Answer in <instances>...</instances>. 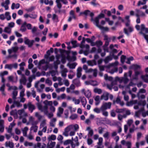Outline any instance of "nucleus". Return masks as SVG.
<instances>
[{"mask_svg": "<svg viewBox=\"0 0 148 148\" xmlns=\"http://www.w3.org/2000/svg\"><path fill=\"white\" fill-rule=\"evenodd\" d=\"M43 103L45 105L44 106H42L39 102L37 103L36 105L38 108L41 112H43L50 119L53 116V113L56 110L55 108L52 106L53 102L45 100Z\"/></svg>", "mask_w": 148, "mask_h": 148, "instance_id": "obj_1", "label": "nucleus"}, {"mask_svg": "<svg viewBox=\"0 0 148 148\" xmlns=\"http://www.w3.org/2000/svg\"><path fill=\"white\" fill-rule=\"evenodd\" d=\"M91 17V21L93 22V23L95 25L100 29L103 31H108V28L107 27H104L101 25L99 24V20L101 19L104 18L105 17V15L101 13L97 17H96L94 19H93V17L94 16V14L93 12L89 13Z\"/></svg>", "mask_w": 148, "mask_h": 148, "instance_id": "obj_2", "label": "nucleus"}, {"mask_svg": "<svg viewBox=\"0 0 148 148\" xmlns=\"http://www.w3.org/2000/svg\"><path fill=\"white\" fill-rule=\"evenodd\" d=\"M73 128L75 129V131H77L79 128L78 125L75 124L68 126L65 129V132L63 133V135L65 136H68L69 135L68 132L71 130H73Z\"/></svg>", "mask_w": 148, "mask_h": 148, "instance_id": "obj_3", "label": "nucleus"}, {"mask_svg": "<svg viewBox=\"0 0 148 148\" xmlns=\"http://www.w3.org/2000/svg\"><path fill=\"white\" fill-rule=\"evenodd\" d=\"M122 77L119 78V77H116L115 78L114 81H113L110 85L108 84H107V87L110 90H111L112 87H113V84L114 85H116L117 81H119L120 82H122Z\"/></svg>", "mask_w": 148, "mask_h": 148, "instance_id": "obj_4", "label": "nucleus"}, {"mask_svg": "<svg viewBox=\"0 0 148 148\" xmlns=\"http://www.w3.org/2000/svg\"><path fill=\"white\" fill-rule=\"evenodd\" d=\"M111 105L112 103L110 102L103 103L101 106V110L110 109Z\"/></svg>", "mask_w": 148, "mask_h": 148, "instance_id": "obj_5", "label": "nucleus"}, {"mask_svg": "<svg viewBox=\"0 0 148 148\" xmlns=\"http://www.w3.org/2000/svg\"><path fill=\"white\" fill-rule=\"evenodd\" d=\"M60 2H62L65 5H66L68 3L67 0H56V2L57 4V6L59 9H60L62 7V5Z\"/></svg>", "mask_w": 148, "mask_h": 148, "instance_id": "obj_6", "label": "nucleus"}, {"mask_svg": "<svg viewBox=\"0 0 148 148\" xmlns=\"http://www.w3.org/2000/svg\"><path fill=\"white\" fill-rule=\"evenodd\" d=\"M38 121L35 120V118L32 116H30L29 117L28 122L27 123V125L30 123L32 125H37L38 123Z\"/></svg>", "mask_w": 148, "mask_h": 148, "instance_id": "obj_7", "label": "nucleus"}, {"mask_svg": "<svg viewBox=\"0 0 148 148\" xmlns=\"http://www.w3.org/2000/svg\"><path fill=\"white\" fill-rule=\"evenodd\" d=\"M34 41L33 40H30L27 37L24 38V43L28 45L29 47H31L33 45Z\"/></svg>", "mask_w": 148, "mask_h": 148, "instance_id": "obj_8", "label": "nucleus"}, {"mask_svg": "<svg viewBox=\"0 0 148 148\" xmlns=\"http://www.w3.org/2000/svg\"><path fill=\"white\" fill-rule=\"evenodd\" d=\"M144 32L146 33H148V28L146 27L144 24H142L141 25L140 31V34L144 35V34L143 32Z\"/></svg>", "mask_w": 148, "mask_h": 148, "instance_id": "obj_9", "label": "nucleus"}, {"mask_svg": "<svg viewBox=\"0 0 148 148\" xmlns=\"http://www.w3.org/2000/svg\"><path fill=\"white\" fill-rule=\"evenodd\" d=\"M117 132L116 131H113L111 134V137L116 142H118L119 139V137L117 136Z\"/></svg>", "mask_w": 148, "mask_h": 148, "instance_id": "obj_10", "label": "nucleus"}, {"mask_svg": "<svg viewBox=\"0 0 148 148\" xmlns=\"http://www.w3.org/2000/svg\"><path fill=\"white\" fill-rule=\"evenodd\" d=\"M81 91L83 93L86 97L89 98L91 97V92L89 90L86 91L84 88H83L81 90Z\"/></svg>", "mask_w": 148, "mask_h": 148, "instance_id": "obj_11", "label": "nucleus"}, {"mask_svg": "<svg viewBox=\"0 0 148 148\" xmlns=\"http://www.w3.org/2000/svg\"><path fill=\"white\" fill-rule=\"evenodd\" d=\"M70 16L68 19V21L70 22L72 19H75L76 16L75 14V12L73 10H71L69 12Z\"/></svg>", "mask_w": 148, "mask_h": 148, "instance_id": "obj_12", "label": "nucleus"}, {"mask_svg": "<svg viewBox=\"0 0 148 148\" xmlns=\"http://www.w3.org/2000/svg\"><path fill=\"white\" fill-rule=\"evenodd\" d=\"M133 31V28L132 26L127 27V28L124 29V32L125 33L127 36L129 35V33H131Z\"/></svg>", "mask_w": 148, "mask_h": 148, "instance_id": "obj_13", "label": "nucleus"}, {"mask_svg": "<svg viewBox=\"0 0 148 148\" xmlns=\"http://www.w3.org/2000/svg\"><path fill=\"white\" fill-rule=\"evenodd\" d=\"M121 143L123 145H126L127 147V148H131L132 143L131 142L129 141H126L124 140H122Z\"/></svg>", "mask_w": 148, "mask_h": 148, "instance_id": "obj_14", "label": "nucleus"}, {"mask_svg": "<svg viewBox=\"0 0 148 148\" xmlns=\"http://www.w3.org/2000/svg\"><path fill=\"white\" fill-rule=\"evenodd\" d=\"M109 93L107 92H105L101 96V99L104 100L105 101H107L108 99V96Z\"/></svg>", "mask_w": 148, "mask_h": 148, "instance_id": "obj_15", "label": "nucleus"}, {"mask_svg": "<svg viewBox=\"0 0 148 148\" xmlns=\"http://www.w3.org/2000/svg\"><path fill=\"white\" fill-rule=\"evenodd\" d=\"M18 48L17 46L12 47L10 49L8 50V52L9 54H10L12 52L15 53L18 50Z\"/></svg>", "mask_w": 148, "mask_h": 148, "instance_id": "obj_16", "label": "nucleus"}, {"mask_svg": "<svg viewBox=\"0 0 148 148\" xmlns=\"http://www.w3.org/2000/svg\"><path fill=\"white\" fill-rule=\"evenodd\" d=\"M79 98L82 103V106L84 107H85L87 102L86 99L84 97H80Z\"/></svg>", "mask_w": 148, "mask_h": 148, "instance_id": "obj_17", "label": "nucleus"}, {"mask_svg": "<svg viewBox=\"0 0 148 148\" xmlns=\"http://www.w3.org/2000/svg\"><path fill=\"white\" fill-rule=\"evenodd\" d=\"M82 69L81 67H79L78 68L77 70V77L80 78L82 75Z\"/></svg>", "mask_w": 148, "mask_h": 148, "instance_id": "obj_18", "label": "nucleus"}, {"mask_svg": "<svg viewBox=\"0 0 148 148\" xmlns=\"http://www.w3.org/2000/svg\"><path fill=\"white\" fill-rule=\"evenodd\" d=\"M24 113L25 116H27V114L26 113H25L24 110L23 109H21L17 111V114H18L19 115V118L20 119H21L22 118V114Z\"/></svg>", "mask_w": 148, "mask_h": 148, "instance_id": "obj_19", "label": "nucleus"}, {"mask_svg": "<svg viewBox=\"0 0 148 148\" xmlns=\"http://www.w3.org/2000/svg\"><path fill=\"white\" fill-rule=\"evenodd\" d=\"M10 114L13 115L15 119H17L18 118L17 114V111L16 110H12L10 112Z\"/></svg>", "mask_w": 148, "mask_h": 148, "instance_id": "obj_20", "label": "nucleus"}, {"mask_svg": "<svg viewBox=\"0 0 148 148\" xmlns=\"http://www.w3.org/2000/svg\"><path fill=\"white\" fill-rule=\"evenodd\" d=\"M73 83L76 86L78 87L81 86V83L79 80L78 79H75L73 81Z\"/></svg>", "mask_w": 148, "mask_h": 148, "instance_id": "obj_21", "label": "nucleus"}, {"mask_svg": "<svg viewBox=\"0 0 148 148\" xmlns=\"http://www.w3.org/2000/svg\"><path fill=\"white\" fill-rule=\"evenodd\" d=\"M129 18L130 16H127L125 17V19L126 20L125 25L127 27L131 26L130 25V20L129 19Z\"/></svg>", "mask_w": 148, "mask_h": 148, "instance_id": "obj_22", "label": "nucleus"}, {"mask_svg": "<svg viewBox=\"0 0 148 148\" xmlns=\"http://www.w3.org/2000/svg\"><path fill=\"white\" fill-rule=\"evenodd\" d=\"M64 109L61 107H59L58 108V112L57 113V116L59 117L61 116V114L63 113Z\"/></svg>", "mask_w": 148, "mask_h": 148, "instance_id": "obj_23", "label": "nucleus"}, {"mask_svg": "<svg viewBox=\"0 0 148 148\" xmlns=\"http://www.w3.org/2000/svg\"><path fill=\"white\" fill-rule=\"evenodd\" d=\"M139 72L135 71L134 74L132 76V80H137L138 79V75L140 74Z\"/></svg>", "mask_w": 148, "mask_h": 148, "instance_id": "obj_24", "label": "nucleus"}, {"mask_svg": "<svg viewBox=\"0 0 148 148\" xmlns=\"http://www.w3.org/2000/svg\"><path fill=\"white\" fill-rule=\"evenodd\" d=\"M28 106L29 110L31 112H32L33 110L35 108V106L32 104L31 103H29Z\"/></svg>", "mask_w": 148, "mask_h": 148, "instance_id": "obj_25", "label": "nucleus"}, {"mask_svg": "<svg viewBox=\"0 0 148 148\" xmlns=\"http://www.w3.org/2000/svg\"><path fill=\"white\" fill-rule=\"evenodd\" d=\"M26 81L27 80L25 77L23 75L20 80V83L24 85H25Z\"/></svg>", "mask_w": 148, "mask_h": 148, "instance_id": "obj_26", "label": "nucleus"}, {"mask_svg": "<svg viewBox=\"0 0 148 148\" xmlns=\"http://www.w3.org/2000/svg\"><path fill=\"white\" fill-rule=\"evenodd\" d=\"M52 19L55 22L57 23L59 21L58 16L55 14L52 15Z\"/></svg>", "mask_w": 148, "mask_h": 148, "instance_id": "obj_27", "label": "nucleus"}, {"mask_svg": "<svg viewBox=\"0 0 148 148\" xmlns=\"http://www.w3.org/2000/svg\"><path fill=\"white\" fill-rule=\"evenodd\" d=\"M26 24L27 23L26 22H25L22 24L20 29V30L22 32H25L26 30L27 29L25 27Z\"/></svg>", "mask_w": 148, "mask_h": 148, "instance_id": "obj_28", "label": "nucleus"}, {"mask_svg": "<svg viewBox=\"0 0 148 148\" xmlns=\"http://www.w3.org/2000/svg\"><path fill=\"white\" fill-rule=\"evenodd\" d=\"M86 130L88 131V135L90 136H92L93 134V131L90 127H87Z\"/></svg>", "mask_w": 148, "mask_h": 148, "instance_id": "obj_29", "label": "nucleus"}, {"mask_svg": "<svg viewBox=\"0 0 148 148\" xmlns=\"http://www.w3.org/2000/svg\"><path fill=\"white\" fill-rule=\"evenodd\" d=\"M47 120L45 119H43L41 122L40 127L41 128L43 127L46 126Z\"/></svg>", "mask_w": 148, "mask_h": 148, "instance_id": "obj_30", "label": "nucleus"}, {"mask_svg": "<svg viewBox=\"0 0 148 148\" xmlns=\"http://www.w3.org/2000/svg\"><path fill=\"white\" fill-rule=\"evenodd\" d=\"M5 146L6 147H9L10 148H12L14 146V145L13 143L10 141L6 142L5 143Z\"/></svg>", "mask_w": 148, "mask_h": 148, "instance_id": "obj_31", "label": "nucleus"}, {"mask_svg": "<svg viewBox=\"0 0 148 148\" xmlns=\"http://www.w3.org/2000/svg\"><path fill=\"white\" fill-rule=\"evenodd\" d=\"M68 72V70L67 69H63L62 70H61V73L62 76L63 77H66V73Z\"/></svg>", "mask_w": 148, "mask_h": 148, "instance_id": "obj_32", "label": "nucleus"}, {"mask_svg": "<svg viewBox=\"0 0 148 148\" xmlns=\"http://www.w3.org/2000/svg\"><path fill=\"white\" fill-rule=\"evenodd\" d=\"M122 82H124L125 83H127L129 79L127 77V73H125L124 74V77H122Z\"/></svg>", "mask_w": 148, "mask_h": 148, "instance_id": "obj_33", "label": "nucleus"}, {"mask_svg": "<svg viewBox=\"0 0 148 148\" xmlns=\"http://www.w3.org/2000/svg\"><path fill=\"white\" fill-rule=\"evenodd\" d=\"M28 130L29 129L27 127H25L23 128L22 129V131L23 132V136H26L27 132Z\"/></svg>", "mask_w": 148, "mask_h": 148, "instance_id": "obj_34", "label": "nucleus"}, {"mask_svg": "<svg viewBox=\"0 0 148 148\" xmlns=\"http://www.w3.org/2000/svg\"><path fill=\"white\" fill-rule=\"evenodd\" d=\"M136 14H138V15L139 16H145V14L141 11H140L138 9H136L135 10Z\"/></svg>", "mask_w": 148, "mask_h": 148, "instance_id": "obj_35", "label": "nucleus"}, {"mask_svg": "<svg viewBox=\"0 0 148 148\" xmlns=\"http://www.w3.org/2000/svg\"><path fill=\"white\" fill-rule=\"evenodd\" d=\"M12 29L8 27H5L4 29V32L10 34L11 33Z\"/></svg>", "mask_w": 148, "mask_h": 148, "instance_id": "obj_36", "label": "nucleus"}, {"mask_svg": "<svg viewBox=\"0 0 148 148\" xmlns=\"http://www.w3.org/2000/svg\"><path fill=\"white\" fill-rule=\"evenodd\" d=\"M20 4L18 3L15 4L14 3H13L11 5V9L14 10L15 8L18 9L19 8Z\"/></svg>", "mask_w": 148, "mask_h": 148, "instance_id": "obj_37", "label": "nucleus"}, {"mask_svg": "<svg viewBox=\"0 0 148 148\" xmlns=\"http://www.w3.org/2000/svg\"><path fill=\"white\" fill-rule=\"evenodd\" d=\"M56 136L52 134L49 136L48 138V140L49 141L51 140H54L56 139Z\"/></svg>", "mask_w": 148, "mask_h": 148, "instance_id": "obj_38", "label": "nucleus"}, {"mask_svg": "<svg viewBox=\"0 0 148 148\" xmlns=\"http://www.w3.org/2000/svg\"><path fill=\"white\" fill-rule=\"evenodd\" d=\"M18 94V91L16 90H14L12 92V98L13 100H15Z\"/></svg>", "mask_w": 148, "mask_h": 148, "instance_id": "obj_39", "label": "nucleus"}, {"mask_svg": "<svg viewBox=\"0 0 148 148\" xmlns=\"http://www.w3.org/2000/svg\"><path fill=\"white\" fill-rule=\"evenodd\" d=\"M14 104H15L16 106L17 107H21L22 106V104L20 103V102L18 101L14 100Z\"/></svg>", "mask_w": 148, "mask_h": 148, "instance_id": "obj_40", "label": "nucleus"}, {"mask_svg": "<svg viewBox=\"0 0 148 148\" xmlns=\"http://www.w3.org/2000/svg\"><path fill=\"white\" fill-rule=\"evenodd\" d=\"M71 140H72V141H74V143L76 144V145L77 146H79V143L78 142V139L77 136H76L74 139H73V137H72Z\"/></svg>", "mask_w": 148, "mask_h": 148, "instance_id": "obj_41", "label": "nucleus"}, {"mask_svg": "<svg viewBox=\"0 0 148 148\" xmlns=\"http://www.w3.org/2000/svg\"><path fill=\"white\" fill-rule=\"evenodd\" d=\"M72 100L75 105H78L80 102V99H76L75 97L72 98Z\"/></svg>", "mask_w": 148, "mask_h": 148, "instance_id": "obj_42", "label": "nucleus"}, {"mask_svg": "<svg viewBox=\"0 0 148 148\" xmlns=\"http://www.w3.org/2000/svg\"><path fill=\"white\" fill-rule=\"evenodd\" d=\"M5 87V85L4 84H3L0 87V91L1 92L2 94L5 95V93L4 92V90Z\"/></svg>", "mask_w": 148, "mask_h": 148, "instance_id": "obj_43", "label": "nucleus"}, {"mask_svg": "<svg viewBox=\"0 0 148 148\" xmlns=\"http://www.w3.org/2000/svg\"><path fill=\"white\" fill-rule=\"evenodd\" d=\"M112 58L110 56H108L106 57L104 60V61L105 63H108L110 61L112 60Z\"/></svg>", "mask_w": 148, "mask_h": 148, "instance_id": "obj_44", "label": "nucleus"}, {"mask_svg": "<svg viewBox=\"0 0 148 148\" xmlns=\"http://www.w3.org/2000/svg\"><path fill=\"white\" fill-rule=\"evenodd\" d=\"M32 125L31 127V130H33L34 132H36L38 130V127L36 125Z\"/></svg>", "mask_w": 148, "mask_h": 148, "instance_id": "obj_45", "label": "nucleus"}, {"mask_svg": "<svg viewBox=\"0 0 148 148\" xmlns=\"http://www.w3.org/2000/svg\"><path fill=\"white\" fill-rule=\"evenodd\" d=\"M35 116L37 117L38 119L39 120H40L42 118L43 116L40 114L38 112H36L35 113Z\"/></svg>", "mask_w": 148, "mask_h": 148, "instance_id": "obj_46", "label": "nucleus"}, {"mask_svg": "<svg viewBox=\"0 0 148 148\" xmlns=\"http://www.w3.org/2000/svg\"><path fill=\"white\" fill-rule=\"evenodd\" d=\"M126 117V115H122L121 114H119L118 115V118L120 121H121L123 118H125Z\"/></svg>", "mask_w": 148, "mask_h": 148, "instance_id": "obj_47", "label": "nucleus"}, {"mask_svg": "<svg viewBox=\"0 0 148 148\" xmlns=\"http://www.w3.org/2000/svg\"><path fill=\"white\" fill-rule=\"evenodd\" d=\"M90 3L95 7L99 5V4L96 2V0H92V1L90 2Z\"/></svg>", "mask_w": 148, "mask_h": 148, "instance_id": "obj_48", "label": "nucleus"}, {"mask_svg": "<svg viewBox=\"0 0 148 148\" xmlns=\"http://www.w3.org/2000/svg\"><path fill=\"white\" fill-rule=\"evenodd\" d=\"M137 102V100H132L130 102H128L127 103V106H130L133 105L134 104H136Z\"/></svg>", "mask_w": 148, "mask_h": 148, "instance_id": "obj_49", "label": "nucleus"}, {"mask_svg": "<svg viewBox=\"0 0 148 148\" xmlns=\"http://www.w3.org/2000/svg\"><path fill=\"white\" fill-rule=\"evenodd\" d=\"M94 92L95 93H97L99 94H101L102 92V90L100 88H95L94 89Z\"/></svg>", "mask_w": 148, "mask_h": 148, "instance_id": "obj_50", "label": "nucleus"}, {"mask_svg": "<svg viewBox=\"0 0 148 148\" xmlns=\"http://www.w3.org/2000/svg\"><path fill=\"white\" fill-rule=\"evenodd\" d=\"M24 145L25 147H32L33 145V143L32 142H29L25 141L24 143Z\"/></svg>", "mask_w": 148, "mask_h": 148, "instance_id": "obj_51", "label": "nucleus"}, {"mask_svg": "<svg viewBox=\"0 0 148 148\" xmlns=\"http://www.w3.org/2000/svg\"><path fill=\"white\" fill-rule=\"evenodd\" d=\"M148 0H142V1H140L138 2L137 5L138 6H140L141 5H143L145 4L146 2Z\"/></svg>", "mask_w": 148, "mask_h": 148, "instance_id": "obj_52", "label": "nucleus"}, {"mask_svg": "<svg viewBox=\"0 0 148 148\" xmlns=\"http://www.w3.org/2000/svg\"><path fill=\"white\" fill-rule=\"evenodd\" d=\"M6 18L8 21L10 20L11 19V17L10 15V13L9 12H6L5 13Z\"/></svg>", "mask_w": 148, "mask_h": 148, "instance_id": "obj_53", "label": "nucleus"}, {"mask_svg": "<svg viewBox=\"0 0 148 148\" xmlns=\"http://www.w3.org/2000/svg\"><path fill=\"white\" fill-rule=\"evenodd\" d=\"M25 65V62H22L21 63L19 64V66L20 67V69L22 71H23L24 70V66Z\"/></svg>", "mask_w": 148, "mask_h": 148, "instance_id": "obj_54", "label": "nucleus"}, {"mask_svg": "<svg viewBox=\"0 0 148 148\" xmlns=\"http://www.w3.org/2000/svg\"><path fill=\"white\" fill-rule=\"evenodd\" d=\"M104 78L106 80H108L110 81H112L113 79V78L112 77H108L107 74L104 75Z\"/></svg>", "mask_w": 148, "mask_h": 148, "instance_id": "obj_55", "label": "nucleus"}, {"mask_svg": "<svg viewBox=\"0 0 148 148\" xmlns=\"http://www.w3.org/2000/svg\"><path fill=\"white\" fill-rule=\"evenodd\" d=\"M45 83L47 84L49 86H51L52 84V81L49 78L45 80Z\"/></svg>", "mask_w": 148, "mask_h": 148, "instance_id": "obj_56", "label": "nucleus"}, {"mask_svg": "<svg viewBox=\"0 0 148 148\" xmlns=\"http://www.w3.org/2000/svg\"><path fill=\"white\" fill-rule=\"evenodd\" d=\"M4 68L5 69H8L11 70L13 68L12 64H6L5 65Z\"/></svg>", "mask_w": 148, "mask_h": 148, "instance_id": "obj_57", "label": "nucleus"}, {"mask_svg": "<svg viewBox=\"0 0 148 148\" xmlns=\"http://www.w3.org/2000/svg\"><path fill=\"white\" fill-rule=\"evenodd\" d=\"M107 12V14L108 16H110L111 15V12L110 11H108L106 10H104L101 11V13L103 14L104 13H106Z\"/></svg>", "mask_w": 148, "mask_h": 148, "instance_id": "obj_58", "label": "nucleus"}, {"mask_svg": "<svg viewBox=\"0 0 148 148\" xmlns=\"http://www.w3.org/2000/svg\"><path fill=\"white\" fill-rule=\"evenodd\" d=\"M72 140L70 139H68L64 141L63 142V144L64 145H67L69 144H71Z\"/></svg>", "mask_w": 148, "mask_h": 148, "instance_id": "obj_59", "label": "nucleus"}, {"mask_svg": "<svg viewBox=\"0 0 148 148\" xmlns=\"http://www.w3.org/2000/svg\"><path fill=\"white\" fill-rule=\"evenodd\" d=\"M103 138L102 137H100L98 138V142L97 143V144L98 145L100 146H101L103 143Z\"/></svg>", "mask_w": 148, "mask_h": 148, "instance_id": "obj_60", "label": "nucleus"}, {"mask_svg": "<svg viewBox=\"0 0 148 148\" xmlns=\"http://www.w3.org/2000/svg\"><path fill=\"white\" fill-rule=\"evenodd\" d=\"M14 77L13 76H9L8 77V79L9 82H13L14 81Z\"/></svg>", "mask_w": 148, "mask_h": 148, "instance_id": "obj_61", "label": "nucleus"}, {"mask_svg": "<svg viewBox=\"0 0 148 148\" xmlns=\"http://www.w3.org/2000/svg\"><path fill=\"white\" fill-rule=\"evenodd\" d=\"M68 108L70 110V112L71 113L75 112L76 110L75 108H73L71 106H68Z\"/></svg>", "mask_w": 148, "mask_h": 148, "instance_id": "obj_62", "label": "nucleus"}, {"mask_svg": "<svg viewBox=\"0 0 148 148\" xmlns=\"http://www.w3.org/2000/svg\"><path fill=\"white\" fill-rule=\"evenodd\" d=\"M45 90L46 92H48L49 91L52 92L53 91V89L50 87H46L45 89Z\"/></svg>", "mask_w": 148, "mask_h": 148, "instance_id": "obj_63", "label": "nucleus"}, {"mask_svg": "<svg viewBox=\"0 0 148 148\" xmlns=\"http://www.w3.org/2000/svg\"><path fill=\"white\" fill-rule=\"evenodd\" d=\"M37 147L39 148H44V147L43 145H42L40 143H38L36 145H35V148Z\"/></svg>", "mask_w": 148, "mask_h": 148, "instance_id": "obj_64", "label": "nucleus"}]
</instances>
